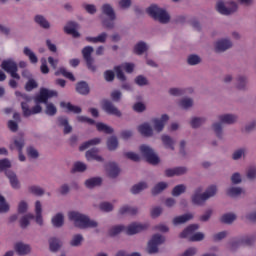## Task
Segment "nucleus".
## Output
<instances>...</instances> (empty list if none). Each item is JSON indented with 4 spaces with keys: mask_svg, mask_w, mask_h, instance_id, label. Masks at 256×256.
I'll list each match as a JSON object with an SVG mask.
<instances>
[{
    "mask_svg": "<svg viewBox=\"0 0 256 256\" xmlns=\"http://www.w3.org/2000/svg\"><path fill=\"white\" fill-rule=\"evenodd\" d=\"M255 241L256 235H247L241 240V243H244L245 245H253Z\"/></svg>",
    "mask_w": 256,
    "mask_h": 256,
    "instance_id": "nucleus-62",
    "label": "nucleus"
},
{
    "mask_svg": "<svg viewBox=\"0 0 256 256\" xmlns=\"http://www.w3.org/2000/svg\"><path fill=\"white\" fill-rule=\"evenodd\" d=\"M206 201L207 198L205 194H203V188H197L192 196V203H194V205H203Z\"/></svg>",
    "mask_w": 256,
    "mask_h": 256,
    "instance_id": "nucleus-16",
    "label": "nucleus"
},
{
    "mask_svg": "<svg viewBox=\"0 0 256 256\" xmlns=\"http://www.w3.org/2000/svg\"><path fill=\"white\" fill-rule=\"evenodd\" d=\"M203 194L206 200L211 199V197H215V195H217V186H209Z\"/></svg>",
    "mask_w": 256,
    "mask_h": 256,
    "instance_id": "nucleus-48",
    "label": "nucleus"
},
{
    "mask_svg": "<svg viewBox=\"0 0 256 256\" xmlns=\"http://www.w3.org/2000/svg\"><path fill=\"white\" fill-rule=\"evenodd\" d=\"M35 23L40 25L43 29H49L51 27V24L49 21H47V18H45L43 15H36L34 18Z\"/></svg>",
    "mask_w": 256,
    "mask_h": 256,
    "instance_id": "nucleus-31",
    "label": "nucleus"
},
{
    "mask_svg": "<svg viewBox=\"0 0 256 256\" xmlns=\"http://www.w3.org/2000/svg\"><path fill=\"white\" fill-rule=\"evenodd\" d=\"M235 219H237V215L234 213H226L221 217L222 223H226L228 225H231Z\"/></svg>",
    "mask_w": 256,
    "mask_h": 256,
    "instance_id": "nucleus-50",
    "label": "nucleus"
},
{
    "mask_svg": "<svg viewBox=\"0 0 256 256\" xmlns=\"http://www.w3.org/2000/svg\"><path fill=\"white\" fill-rule=\"evenodd\" d=\"M205 121H207L205 117H193L190 121V125L193 129H197V127H201V125L205 124Z\"/></svg>",
    "mask_w": 256,
    "mask_h": 256,
    "instance_id": "nucleus-41",
    "label": "nucleus"
},
{
    "mask_svg": "<svg viewBox=\"0 0 256 256\" xmlns=\"http://www.w3.org/2000/svg\"><path fill=\"white\" fill-rule=\"evenodd\" d=\"M99 143H101V138H94V139L88 140L80 146V151H85V149H89V147L99 145Z\"/></svg>",
    "mask_w": 256,
    "mask_h": 256,
    "instance_id": "nucleus-37",
    "label": "nucleus"
},
{
    "mask_svg": "<svg viewBox=\"0 0 256 256\" xmlns=\"http://www.w3.org/2000/svg\"><path fill=\"white\" fill-rule=\"evenodd\" d=\"M35 214L36 216L29 213L21 218L20 226L22 229H25L29 225L31 219H35L37 225H43V205L41 204V201L35 202Z\"/></svg>",
    "mask_w": 256,
    "mask_h": 256,
    "instance_id": "nucleus-3",
    "label": "nucleus"
},
{
    "mask_svg": "<svg viewBox=\"0 0 256 256\" xmlns=\"http://www.w3.org/2000/svg\"><path fill=\"white\" fill-rule=\"evenodd\" d=\"M147 187H149L147 182H140L131 188V193H133V195H137V194L141 193V191H145V189H147Z\"/></svg>",
    "mask_w": 256,
    "mask_h": 256,
    "instance_id": "nucleus-38",
    "label": "nucleus"
},
{
    "mask_svg": "<svg viewBox=\"0 0 256 256\" xmlns=\"http://www.w3.org/2000/svg\"><path fill=\"white\" fill-rule=\"evenodd\" d=\"M149 227L146 223H132L128 227H126L125 232L127 235H136V233H141V231H145Z\"/></svg>",
    "mask_w": 256,
    "mask_h": 256,
    "instance_id": "nucleus-13",
    "label": "nucleus"
},
{
    "mask_svg": "<svg viewBox=\"0 0 256 256\" xmlns=\"http://www.w3.org/2000/svg\"><path fill=\"white\" fill-rule=\"evenodd\" d=\"M138 131L144 137H151V135H153V128H151V125H149V123L141 124L138 127Z\"/></svg>",
    "mask_w": 256,
    "mask_h": 256,
    "instance_id": "nucleus-27",
    "label": "nucleus"
},
{
    "mask_svg": "<svg viewBox=\"0 0 256 256\" xmlns=\"http://www.w3.org/2000/svg\"><path fill=\"white\" fill-rule=\"evenodd\" d=\"M55 75H63V77H66V79H69L70 81H75V76L73 75V73L67 71V69L63 67L56 71Z\"/></svg>",
    "mask_w": 256,
    "mask_h": 256,
    "instance_id": "nucleus-49",
    "label": "nucleus"
},
{
    "mask_svg": "<svg viewBox=\"0 0 256 256\" xmlns=\"http://www.w3.org/2000/svg\"><path fill=\"white\" fill-rule=\"evenodd\" d=\"M246 177L250 181H255L256 179V167L255 166H250L247 171H246Z\"/></svg>",
    "mask_w": 256,
    "mask_h": 256,
    "instance_id": "nucleus-58",
    "label": "nucleus"
},
{
    "mask_svg": "<svg viewBox=\"0 0 256 256\" xmlns=\"http://www.w3.org/2000/svg\"><path fill=\"white\" fill-rule=\"evenodd\" d=\"M83 243V235L76 234L73 236L72 240L70 241V245L72 247H79Z\"/></svg>",
    "mask_w": 256,
    "mask_h": 256,
    "instance_id": "nucleus-56",
    "label": "nucleus"
},
{
    "mask_svg": "<svg viewBox=\"0 0 256 256\" xmlns=\"http://www.w3.org/2000/svg\"><path fill=\"white\" fill-rule=\"evenodd\" d=\"M68 218L70 221H73L75 227H78L79 229H95L99 225L97 221L77 211L69 212Z\"/></svg>",
    "mask_w": 256,
    "mask_h": 256,
    "instance_id": "nucleus-2",
    "label": "nucleus"
},
{
    "mask_svg": "<svg viewBox=\"0 0 256 256\" xmlns=\"http://www.w3.org/2000/svg\"><path fill=\"white\" fill-rule=\"evenodd\" d=\"M120 215H136L137 208L132 206H122L119 210Z\"/></svg>",
    "mask_w": 256,
    "mask_h": 256,
    "instance_id": "nucleus-39",
    "label": "nucleus"
},
{
    "mask_svg": "<svg viewBox=\"0 0 256 256\" xmlns=\"http://www.w3.org/2000/svg\"><path fill=\"white\" fill-rule=\"evenodd\" d=\"M23 147H25V139H23V136H19L14 139V142L10 145V149L13 151V149H17L19 152V161H25V155H23Z\"/></svg>",
    "mask_w": 256,
    "mask_h": 256,
    "instance_id": "nucleus-12",
    "label": "nucleus"
},
{
    "mask_svg": "<svg viewBox=\"0 0 256 256\" xmlns=\"http://www.w3.org/2000/svg\"><path fill=\"white\" fill-rule=\"evenodd\" d=\"M125 226L123 225H117V226H114L112 227L110 230H109V235L111 237H115V235H119V233H121L122 231H125Z\"/></svg>",
    "mask_w": 256,
    "mask_h": 256,
    "instance_id": "nucleus-57",
    "label": "nucleus"
},
{
    "mask_svg": "<svg viewBox=\"0 0 256 256\" xmlns=\"http://www.w3.org/2000/svg\"><path fill=\"white\" fill-rule=\"evenodd\" d=\"M65 223V216L62 213H58L52 217V225L54 227H63Z\"/></svg>",
    "mask_w": 256,
    "mask_h": 256,
    "instance_id": "nucleus-32",
    "label": "nucleus"
},
{
    "mask_svg": "<svg viewBox=\"0 0 256 256\" xmlns=\"http://www.w3.org/2000/svg\"><path fill=\"white\" fill-rule=\"evenodd\" d=\"M245 194V190L241 187H230L227 189V195L229 197H239V195Z\"/></svg>",
    "mask_w": 256,
    "mask_h": 256,
    "instance_id": "nucleus-34",
    "label": "nucleus"
},
{
    "mask_svg": "<svg viewBox=\"0 0 256 256\" xmlns=\"http://www.w3.org/2000/svg\"><path fill=\"white\" fill-rule=\"evenodd\" d=\"M90 43H105L107 40V33H102L97 37H87L86 38Z\"/></svg>",
    "mask_w": 256,
    "mask_h": 256,
    "instance_id": "nucleus-47",
    "label": "nucleus"
},
{
    "mask_svg": "<svg viewBox=\"0 0 256 256\" xmlns=\"http://www.w3.org/2000/svg\"><path fill=\"white\" fill-rule=\"evenodd\" d=\"M179 107H181L182 109H191V107H193V99L183 98L179 102Z\"/></svg>",
    "mask_w": 256,
    "mask_h": 256,
    "instance_id": "nucleus-55",
    "label": "nucleus"
},
{
    "mask_svg": "<svg viewBox=\"0 0 256 256\" xmlns=\"http://www.w3.org/2000/svg\"><path fill=\"white\" fill-rule=\"evenodd\" d=\"M23 53L26 57H28L31 63H38L39 59L37 58V55H35V52H33V50H31L29 47H24Z\"/></svg>",
    "mask_w": 256,
    "mask_h": 256,
    "instance_id": "nucleus-35",
    "label": "nucleus"
},
{
    "mask_svg": "<svg viewBox=\"0 0 256 256\" xmlns=\"http://www.w3.org/2000/svg\"><path fill=\"white\" fill-rule=\"evenodd\" d=\"M106 171L109 175V177L115 178L117 175H119V166L115 162H111L106 166Z\"/></svg>",
    "mask_w": 256,
    "mask_h": 256,
    "instance_id": "nucleus-26",
    "label": "nucleus"
},
{
    "mask_svg": "<svg viewBox=\"0 0 256 256\" xmlns=\"http://www.w3.org/2000/svg\"><path fill=\"white\" fill-rule=\"evenodd\" d=\"M1 67L6 73H9L13 79H17V81L21 79V76L17 74V63H15L13 59L4 60Z\"/></svg>",
    "mask_w": 256,
    "mask_h": 256,
    "instance_id": "nucleus-9",
    "label": "nucleus"
},
{
    "mask_svg": "<svg viewBox=\"0 0 256 256\" xmlns=\"http://www.w3.org/2000/svg\"><path fill=\"white\" fill-rule=\"evenodd\" d=\"M76 91L80 93V95H87L89 93V85L85 82H79L76 86Z\"/></svg>",
    "mask_w": 256,
    "mask_h": 256,
    "instance_id": "nucleus-45",
    "label": "nucleus"
},
{
    "mask_svg": "<svg viewBox=\"0 0 256 256\" xmlns=\"http://www.w3.org/2000/svg\"><path fill=\"white\" fill-rule=\"evenodd\" d=\"M197 229H199V225L192 224L188 226L181 234L180 237L182 239H189L190 241H203L205 239V234L201 232H197Z\"/></svg>",
    "mask_w": 256,
    "mask_h": 256,
    "instance_id": "nucleus-5",
    "label": "nucleus"
},
{
    "mask_svg": "<svg viewBox=\"0 0 256 256\" xmlns=\"http://www.w3.org/2000/svg\"><path fill=\"white\" fill-rule=\"evenodd\" d=\"M220 123H224L226 125H233V123H237V115L235 114H222L218 116Z\"/></svg>",
    "mask_w": 256,
    "mask_h": 256,
    "instance_id": "nucleus-22",
    "label": "nucleus"
},
{
    "mask_svg": "<svg viewBox=\"0 0 256 256\" xmlns=\"http://www.w3.org/2000/svg\"><path fill=\"white\" fill-rule=\"evenodd\" d=\"M14 249L18 255H29L31 253V246L23 242L16 243Z\"/></svg>",
    "mask_w": 256,
    "mask_h": 256,
    "instance_id": "nucleus-20",
    "label": "nucleus"
},
{
    "mask_svg": "<svg viewBox=\"0 0 256 256\" xmlns=\"http://www.w3.org/2000/svg\"><path fill=\"white\" fill-rule=\"evenodd\" d=\"M6 177L9 179L12 189H21V183H19V179L15 172L6 171Z\"/></svg>",
    "mask_w": 256,
    "mask_h": 256,
    "instance_id": "nucleus-21",
    "label": "nucleus"
},
{
    "mask_svg": "<svg viewBox=\"0 0 256 256\" xmlns=\"http://www.w3.org/2000/svg\"><path fill=\"white\" fill-rule=\"evenodd\" d=\"M247 87V77L245 76H238L236 78V89L243 91Z\"/></svg>",
    "mask_w": 256,
    "mask_h": 256,
    "instance_id": "nucleus-42",
    "label": "nucleus"
},
{
    "mask_svg": "<svg viewBox=\"0 0 256 256\" xmlns=\"http://www.w3.org/2000/svg\"><path fill=\"white\" fill-rule=\"evenodd\" d=\"M147 49H149L147 43L141 41L134 46V53H136V55H143Z\"/></svg>",
    "mask_w": 256,
    "mask_h": 256,
    "instance_id": "nucleus-36",
    "label": "nucleus"
},
{
    "mask_svg": "<svg viewBox=\"0 0 256 256\" xmlns=\"http://www.w3.org/2000/svg\"><path fill=\"white\" fill-rule=\"evenodd\" d=\"M102 109L108 113V115H115V117H121V111L115 105L113 102L109 100H104L102 102Z\"/></svg>",
    "mask_w": 256,
    "mask_h": 256,
    "instance_id": "nucleus-14",
    "label": "nucleus"
},
{
    "mask_svg": "<svg viewBox=\"0 0 256 256\" xmlns=\"http://www.w3.org/2000/svg\"><path fill=\"white\" fill-rule=\"evenodd\" d=\"M119 147V141L117 140V137L112 136L107 140V148L109 151H115Z\"/></svg>",
    "mask_w": 256,
    "mask_h": 256,
    "instance_id": "nucleus-44",
    "label": "nucleus"
},
{
    "mask_svg": "<svg viewBox=\"0 0 256 256\" xmlns=\"http://www.w3.org/2000/svg\"><path fill=\"white\" fill-rule=\"evenodd\" d=\"M113 209V204H111L110 202H102L100 204V210L104 211L105 213H109V211H111Z\"/></svg>",
    "mask_w": 256,
    "mask_h": 256,
    "instance_id": "nucleus-64",
    "label": "nucleus"
},
{
    "mask_svg": "<svg viewBox=\"0 0 256 256\" xmlns=\"http://www.w3.org/2000/svg\"><path fill=\"white\" fill-rule=\"evenodd\" d=\"M169 187V184L167 182H159L154 186L152 189L153 195H159V193H162V191H165Z\"/></svg>",
    "mask_w": 256,
    "mask_h": 256,
    "instance_id": "nucleus-40",
    "label": "nucleus"
},
{
    "mask_svg": "<svg viewBox=\"0 0 256 256\" xmlns=\"http://www.w3.org/2000/svg\"><path fill=\"white\" fill-rule=\"evenodd\" d=\"M103 180L101 177H93L85 181V185L88 189H93V187H99Z\"/></svg>",
    "mask_w": 256,
    "mask_h": 256,
    "instance_id": "nucleus-30",
    "label": "nucleus"
},
{
    "mask_svg": "<svg viewBox=\"0 0 256 256\" xmlns=\"http://www.w3.org/2000/svg\"><path fill=\"white\" fill-rule=\"evenodd\" d=\"M161 139L166 149H171V151L175 150V140H173V138L169 135H162Z\"/></svg>",
    "mask_w": 256,
    "mask_h": 256,
    "instance_id": "nucleus-28",
    "label": "nucleus"
},
{
    "mask_svg": "<svg viewBox=\"0 0 256 256\" xmlns=\"http://www.w3.org/2000/svg\"><path fill=\"white\" fill-rule=\"evenodd\" d=\"M72 171L74 173H83V171H87V164L83 162H75Z\"/></svg>",
    "mask_w": 256,
    "mask_h": 256,
    "instance_id": "nucleus-52",
    "label": "nucleus"
},
{
    "mask_svg": "<svg viewBox=\"0 0 256 256\" xmlns=\"http://www.w3.org/2000/svg\"><path fill=\"white\" fill-rule=\"evenodd\" d=\"M58 124L60 127H64L65 134L71 133V131H73V128L71 125H69V120H67L65 117L58 118Z\"/></svg>",
    "mask_w": 256,
    "mask_h": 256,
    "instance_id": "nucleus-33",
    "label": "nucleus"
},
{
    "mask_svg": "<svg viewBox=\"0 0 256 256\" xmlns=\"http://www.w3.org/2000/svg\"><path fill=\"white\" fill-rule=\"evenodd\" d=\"M231 47H233V42L227 38L220 39L215 43V50L218 52L227 51V49H231Z\"/></svg>",
    "mask_w": 256,
    "mask_h": 256,
    "instance_id": "nucleus-17",
    "label": "nucleus"
},
{
    "mask_svg": "<svg viewBox=\"0 0 256 256\" xmlns=\"http://www.w3.org/2000/svg\"><path fill=\"white\" fill-rule=\"evenodd\" d=\"M212 129L215 132L218 139H223V126L221 123L216 122L212 125Z\"/></svg>",
    "mask_w": 256,
    "mask_h": 256,
    "instance_id": "nucleus-53",
    "label": "nucleus"
},
{
    "mask_svg": "<svg viewBox=\"0 0 256 256\" xmlns=\"http://www.w3.org/2000/svg\"><path fill=\"white\" fill-rule=\"evenodd\" d=\"M60 107L62 109H66V111H68V113H76V114L81 113V107L75 106V105L71 104L70 102H61Z\"/></svg>",
    "mask_w": 256,
    "mask_h": 256,
    "instance_id": "nucleus-25",
    "label": "nucleus"
},
{
    "mask_svg": "<svg viewBox=\"0 0 256 256\" xmlns=\"http://www.w3.org/2000/svg\"><path fill=\"white\" fill-rule=\"evenodd\" d=\"M187 191V186L185 184H179L175 186L172 190L173 197H179V195H183Z\"/></svg>",
    "mask_w": 256,
    "mask_h": 256,
    "instance_id": "nucleus-43",
    "label": "nucleus"
},
{
    "mask_svg": "<svg viewBox=\"0 0 256 256\" xmlns=\"http://www.w3.org/2000/svg\"><path fill=\"white\" fill-rule=\"evenodd\" d=\"M147 13L149 14L150 17H153L156 21H159V23H169L171 20V16L167 12V10L163 8H159L157 5H151L147 9Z\"/></svg>",
    "mask_w": 256,
    "mask_h": 256,
    "instance_id": "nucleus-4",
    "label": "nucleus"
},
{
    "mask_svg": "<svg viewBox=\"0 0 256 256\" xmlns=\"http://www.w3.org/2000/svg\"><path fill=\"white\" fill-rule=\"evenodd\" d=\"M163 243H165V237H163V235H153L148 242V253H157V251H159V245H163Z\"/></svg>",
    "mask_w": 256,
    "mask_h": 256,
    "instance_id": "nucleus-10",
    "label": "nucleus"
},
{
    "mask_svg": "<svg viewBox=\"0 0 256 256\" xmlns=\"http://www.w3.org/2000/svg\"><path fill=\"white\" fill-rule=\"evenodd\" d=\"M185 173H187V169L185 167L170 168L165 171L166 177L185 175Z\"/></svg>",
    "mask_w": 256,
    "mask_h": 256,
    "instance_id": "nucleus-23",
    "label": "nucleus"
},
{
    "mask_svg": "<svg viewBox=\"0 0 256 256\" xmlns=\"http://www.w3.org/2000/svg\"><path fill=\"white\" fill-rule=\"evenodd\" d=\"M87 161H98V163H103V157L99 155V149L92 148L86 152Z\"/></svg>",
    "mask_w": 256,
    "mask_h": 256,
    "instance_id": "nucleus-19",
    "label": "nucleus"
},
{
    "mask_svg": "<svg viewBox=\"0 0 256 256\" xmlns=\"http://www.w3.org/2000/svg\"><path fill=\"white\" fill-rule=\"evenodd\" d=\"M79 29V25L75 22L68 23L64 30L68 35H72V37H79V32L77 31Z\"/></svg>",
    "mask_w": 256,
    "mask_h": 256,
    "instance_id": "nucleus-24",
    "label": "nucleus"
},
{
    "mask_svg": "<svg viewBox=\"0 0 256 256\" xmlns=\"http://www.w3.org/2000/svg\"><path fill=\"white\" fill-rule=\"evenodd\" d=\"M96 129L98 131H101L102 133H107L108 135H111V133H113V128L101 122L96 124Z\"/></svg>",
    "mask_w": 256,
    "mask_h": 256,
    "instance_id": "nucleus-46",
    "label": "nucleus"
},
{
    "mask_svg": "<svg viewBox=\"0 0 256 256\" xmlns=\"http://www.w3.org/2000/svg\"><path fill=\"white\" fill-rule=\"evenodd\" d=\"M187 61L189 65H199V63H201V57H199V55L192 54L188 56Z\"/></svg>",
    "mask_w": 256,
    "mask_h": 256,
    "instance_id": "nucleus-61",
    "label": "nucleus"
},
{
    "mask_svg": "<svg viewBox=\"0 0 256 256\" xmlns=\"http://www.w3.org/2000/svg\"><path fill=\"white\" fill-rule=\"evenodd\" d=\"M140 153L145 157L146 161L151 165H157L159 163V156L147 145L140 146Z\"/></svg>",
    "mask_w": 256,
    "mask_h": 256,
    "instance_id": "nucleus-8",
    "label": "nucleus"
},
{
    "mask_svg": "<svg viewBox=\"0 0 256 256\" xmlns=\"http://www.w3.org/2000/svg\"><path fill=\"white\" fill-rule=\"evenodd\" d=\"M238 8L239 6H237V4L233 1L227 2V3H224L223 1H219L216 4V9L218 13H220L221 15H231L235 13V11H237Z\"/></svg>",
    "mask_w": 256,
    "mask_h": 256,
    "instance_id": "nucleus-7",
    "label": "nucleus"
},
{
    "mask_svg": "<svg viewBox=\"0 0 256 256\" xmlns=\"http://www.w3.org/2000/svg\"><path fill=\"white\" fill-rule=\"evenodd\" d=\"M246 154H247V149L240 148V149L234 151V153L232 155V159H234V161H239V159L245 157Z\"/></svg>",
    "mask_w": 256,
    "mask_h": 256,
    "instance_id": "nucleus-54",
    "label": "nucleus"
},
{
    "mask_svg": "<svg viewBox=\"0 0 256 256\" xmlns=\"http://www.w3.org/2000/svg\"><path fill=\"white\" fill-rule=\"evenodd\" d=\"M49 247L50 251H59V248L61 247V241H59V239L57 238H50Z\"/></svg>",
    "mask_w": 256,
    "mask_h": 256,
    "instance_id": "nucleus-51",
    "label": "nucleus"
},
{
    "mask_svg": "<svg viewBox=\"0 0 256 256\" xmlns=\"http://www.w3.org/2000/svg\"><path fill=\"white\" fill-rule=\"evenodd\" d=\"M101 11L103 15H106L109 20H106L103 22V25L106 27V29H113L115 23V19H117V15L115 14V9H113V6L111 4H103L101 7Z\"/></svg>",
    "mask_w": 256,
    "mask_h": 256,
    "instance_id": "nucleus-6",
    "label": "nucleus"
},
{
    "mask_svg": "<svg viewBox=\"0 0 256 256\" xmlns=\"http://www.w3.org/2000/svg\"><path fill=\"white\" fill-rule=\"evenodd\" d=\"M16 97H18L19 101H21V108L24 117H31V115H37L43 111V108L39 103H45L46 105V115L53 117V115L57 114V107L54 106L53 103H48L47 100L51 99V97H57V91L49 90L47 88H42L40 90L39 95L35 96L34 101L36 105L30 109L29 103H31V97L27 94H23L19 91L15 92Z\"/></svg>",
    "mask_w": 256,
    "mask_h": 256,
    "instance_id": "nucleus-1",
    "label": "nucleus"
},
{
    "mask_svg": "<svg viewBox=\"0 0 256 256\" xmlns=\"http://www.w3.org/2000/svg\"><path fill=\"white\" fill-rule=\"evenodd\" d=\"M91 53H93V47L91 46H86L82 50V55L87 63L88 69H90V71H95V65H93V58L91 57Z\"/></svg>",
    "mask_w": 256,
    "mask_h": 256,
    "instance_id": "nucleus-15",
    "label": "nucleus"
},
{
    "mask_svg": "<svg viewBox=\"0 0 256 256\" xmlns=\"http://www.w3.org/2000/svg\"><path fill=\"white\" fill-rule=\"evenodd\" d=\"M168 121L169 116L167 114L162 115L160 119H154L153 124L155 131L161 133V131H163V128L165 127V123H167Z\"/></svg>",
    "mask_w": 256,
    "mask_h": 256,
    "instance_id": "nucleus-18",
    "label": "nucleus"
},
{
    "mask_svg": "<svg viewBox=\"0 0 256 256\" xmlns=\"http://www.w3.org/2000/svg\"><path fill=\"white\" fill-rule=\"evenodd\" d=\"M11 167V161L9 159L5 158L0 160V171H7V169H10Z\"/></svg>",
    "mask_w": 256,
    "mask_h": 256,
    "instance_id": "nucleus-63",
    "label": "nucleus"
},
{
    "mask_svg": "<svg viewBox=\"0 0 256 256\" xmlns=\"http://www.w3.org/2000/svg\"><path fill=\"white\" fill-rule=\"evenodd\" d=\"M30 193H33V195H37L38 197H41L45 193V190L41 188L40 186H30L29 187Z\"/></svg>",
    "mask_w": 256,
    "mask_h": 256,
    "instance_id": "nucleus-60",
    "label": "nucleus"
},
{
    "mask_svg": "<svg viewBox=\"0 0 256 256\" xmlns=\"http://www.w3.org/2000/svg\"><path fill=\"white\" fill-rule=\"evenodd\" d=\"M133 69H135V64L133 63H124L114 68L116 77L120 81H125V74L123 73V70L126 71V73H133Z\"/></svg>",
    "mask_w": 256,
    "mask_h": 256,
    "instance_id": "nucleus-11",
    "label": "nucleus"
},
{
    "mask_svg": "<svg viewBox=\"0 0 256 256\" xmlns=\"http://www.w3.org/2000/svg\"><path fill=\"white\" fill-rule=\"evenodd\" d=\"M9 204L5 201V197L0 194V213H8Z\"/></svg>",
    "mask_w": 256,
    "mask_h": 256,
    "instance_id": "nucleus-59",
    "label": "nucleus"
},
{
    "mask_svg": "<svg viewBox=\"0 0 256 256\" xmlns=\"http://www.w3.org/2000/svg\"><path fill=\"white\" fill-rule=\"evenodd\" d=\"M193 217V214H184L181 216H177L173 219L174 225H183V223H187V221H191V218Z\"/></svg>",
    "mask_w": 256,
    "mask_h": 256,
    "instance_id": "nucleus-29",
    "label": "nucleus"
}]
</instances>
